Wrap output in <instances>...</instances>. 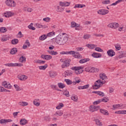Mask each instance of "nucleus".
<instances>
[{"mask_svg": "<svg viewBox=\"0 0 126 126\" xmlns=\"http://www.w3.org/2000/svg\"><path fill=\"white\" fill-rule=\"evenodd\" d=\"M68 41V37L64 35V33L63 35L59 34L55 38V42L59 46H63Z\"/></svg>", "mask_w": 126, "mask_h": 126, "instance_id": "f257e3e1", "label": "nucleus"}, {"mask_svg": "<svg viewBox=\"0 0 126 126\" xmlns=\"http://www.w3.org/2000/svg\"><path fill=\"white\" fill-rule=\"evenodd\" d=\"M72 70H75V73L76 74H80L84 71L83 66H74L71 68Z\"/></svg>", "mask_w": 126, "mask_h": 126, "instance_id": "f03ea898", "label": "nucleus"}, {"mask_svg": "<svg viewBox=\"0 0 126 126\" xmlns=\"http://www.w3.org/2000/svg\"><path fill=\"white\" fill-rule=\"evenodd\" d=\"M5 3L7 6H10V7H15L16 6V2L13 0H6Z\"/></svg>", "mask_w": 126, "mask_h": 126, "instance_id": "7ed1b4c3", "label": "nucleus"}, {"mask_svg": "<svg viewBox=\"0 0 126 126\" xmlns=\"http://www.w3.org/2000/svg\"><path fill=\"white\" fill-rule=\"evenodd\" d=\"M70 62L71 60L70 59L65 60L62 65V67L63 68H65V67H68L70 65Z\"/></svg>", "mask_w": 126, "mask_h": 126, "instance_id": "20e7f679", "label": "nucleus"}, {"mask_svg": "<svg viewBox=\"0 0 126 126\" xmlns=\"http://www.w3.org/2000/svg\"><path fill=\"white\" fill-rule=\"evenodd\" d=\"M101 108V106L98 105V106H95V105H91L90 107V110L91 112H95V111H98L99 109Z\"/></svg>", "mask_w": 126, "mask_h": 126, "instance_id": "39448f33", "label": "nucleus"}, {"mask_svg": "<svg viewBox=\"0 0 126 126\" xmlns=\"http://www.w3.org/2000/svg\"><path fill=\"white\" fill-rule=\"evenodd\" d=\"M97 13L100 15H106V14H108V13H109V10L101 9L97 11Z\"/></svg>", "mask_w": 126, "mask_h": 126, "instance_id": "423d86ee", "label": "nucleus"}, {"mask_svg": "<svg viewBox=\"0 0 126 126\" xmlns=\"http://www.w3.org/2000/svg\"><path fill=\"white\" fill-rule=\"evenodd\" d=\"M108 27L109 28H112L113 29H116L118 28L119 26V25L118 23H112L108 25Z\"/></svg>", "mask_w": 126, "mask_h": 126, "instance_id": "0eeeda50", "label": "nucleus"}, {"mask_svg": "<svg viewBox=\"0 0 126 126\" xmlns=\"http://www.w3.org/2000/svg\"><path fill=\"white\" fill-rule=\"evenodd\" d=\"M98 85H101V83H100V80H98L95 81V82L94 83V85L93 86V89H94V90L99 89L100 87H98Z\"/></svg>", "mask_w": 126, "mask_h": 126, "instance_id": "6e6552de", "label": "nucleus"}, {"mask_svg": "<svg viewBox=\"0 0 126 126\" xmlns=\"http://www.w3.org/2000/svg\"><path fill=\"white\" fill-rule=\"evenodd\" d=\"M2 85L5 88H7V89H11V85L9 83L8 84L7 82L4 81L2 82Z\"/></svg>", "mask_w": 126, "mask_h": 126, "instance_id": "1a4fd4ad", "label": "nucleus"}, {"mask_svg": "<svg viewBox=\"0 0 126 126\" xmlns=\"http://www.w3.org/2000/svg\"><path fill=\"white\" fill-rule=\"evenodd\" d=\"M18 78L22 81H25L28 78V77L26 75L19 74L18 75Z\"/></svg>", "mask_w": 126, "mask_h": 126, "instance_id": "9d476101", "label": "nucleus"}, {"mask_svg": "<svg viewBox=\"0 0 126 126\" xmlns=\"http://www.w3.org/2000/svg\"><path fill=\"white\" fill-rule=\"evenodd\" d=\"M107 54L109 57H114V56H115L116 52L113 50V49H110L107 52Z\"/></svg>", "mask_w": 126, "mask_h": 126, "instance_id": "9b49d317", "label": "nucleus"}, {"mask_svg": "<svg viewBox=\"0 0 126 126\" xmlns=\"http://www.w3.org/2000/svg\"><path fill=\"white\" fill-rule=\"evenodd\" d=\"M60 6H69L70 5V2H62L60 1Z\"/></svg>", "mask_w": 126, "mask_h": 126, "instance_id": "f8f14e48", "label": "nucleus"}, {"mask_svg": "<svg viewBox=\"0 0 126 126\" xmlns=\"http://www.w3.org/2000/svg\"><path fill=\"white\" fill-rule=\"evenodd\" d=\"M92 56L93 57V58H94L95 59H98V58H101V57H102V54H101V53L94 52L92 54Z\"/></svg>", "mask_w": 126, "mask_h": 126, "instance_id": "ddd939ff", "label": "nucleus"}, {"mask_svg": "<svg viewBox=\"0 0 126 126\" xmlns=\"http://www.w3.org/2000/svg\"><path fill=\"white\" fill-rule=\"evenodd\" d=\"M99 112L100 113H101V114L104 115V116H109V112L107 110H105L104 109H100L99 110Z\"/></svg>", "mask_w": 126, "mask_h": 126, "instance_id": "4468645a", "label": "nucleus"}, {"mask_svg": "<svg viewBox=\"0 0 126 126\" xmlns=\"http://www.w3.org/2000/svg\"><path fill=\"white\" fill-rule=\"evenodd\" d=\"M12 120L11 119H1L0 120V124H5V123H11Z\"/></svg>", "mask_w": 126, "mask_h": 126, "instance_id": "2eb2a0df", "label": "nucleus"}, {"mask_svg": "<svg viewBox=\"0 0 126 126\" xmlns=\"http://www.w3.org/2000/svg\"><path fill=\"white\" fill-rule=\"evenodd\" d=\"M49 75L50 77H52V78H54L55 76H57L58 75V73H57V72L54 71H50L49 72Z\"/></svg>", "mask_w": 126, "mask_h": 126, "instance_id": "dca6fc26", "label": "nucleus"}, {"mask_svg": "<svg viewBox=\"0 0 126 126\" xmlns=\"http://www.w3.org/2000/svg\"><path fill=\"white\" fill-rule=\"evenodd\" d=\"M18 52V50H17V48H13L11 49V51L10 52V54L11 55H15L16 53Z\"/></svg>", "mask_w": 126, "mask_h": 126, "instance_id": "f3484780", "label": "nucleus"}, {"mask_svg": "<svg viewBox=\"0 0 126 126\" xmlns=\"http://www.w3.org/2000/svg\"><path fill=\"white\" fill-rule=\"evenodd\" d=\"M26 124H27V120L25 119H22L20 121V125H21V126H25Z\"/></svg>", "mask_w": 126, "mask_h": 126, "instance_id": "a211bd4d", "label": "nucleus"}, {"mask_svg": "<svg viewBox=\"0 0 126 126\" xmlns=\"http://www.w3.org/2000/svg\"><path fill=\"white\" fill-rule=\"evenodd\" d=\"M90 72H98L99 71V69L94 67H90Z\"/></svg>", "mask_w": 126, "mask_h": 126, "instance_id": "6ab92c4d", "label": "nucleus"}, {"mask_svg": "<svg viewBox=\"0 0 126 126\" xmlns=\"http://www.w3.org/2000/svg\"><path fill=\"white\" fill-rule=\"evenodd\" d=\"M59 116V117H61L63 115V110H59L56 112V113L54 114V116L58 115Z\"/></svg>", "mask_w": 126, "mask_h": 126, "instance_id": "aec40b11", "label": "nucleus"}, {"mask_svg": "<svg viewBox=\"0 0 126 126\" xmlns=\"http://www.w3.org/2000/svg\"><path fill=\"white\" fill-rule=\"evenodd\" d=\"M86 5L85 4H77L74 6V8H82L83 7H85Z\"/></svg>", "mask_w": 126, "mask_h": 126, "instance_id": "412c9836", "label": "nucleus"}, {"mask_svg": "<svg viewBox=\"0 0 126 126\" xmlns=\"http://www.w3.org/2000/svg\"><path fill=\"white\" fill-rule=\"evenodd\" d=\"M90 61V59L89 58H86V59H81L79 61L80 63H87V62H89Z\"/></svg>", "mask_w": 126, "mask_h": 126, "instance_id": "4be33fe9", "label": "nucleus"}, {"mask_svg": "<svg viewBox=\"0 0 126 126\" xmlns=\"http://www.w3.org/2000/svg\"><path fill=\"white\" fill-rule=\"evenodd\" d=\"M47 52L50 54V55H52V56H57L58 54L57 51H55L54 50H47Z\"/></svg>", "mask_w": 126, "mask_h": 126, "instance_id": "5701e85b", "label": "nucleus"}, {"mask_svg": "<svg viewBox=\"0 0 126 126\" xmlns=\"http://www.w3.org/2000/svg\"><path fill=\"white\" fill-rule=\"evenodd\" d=\"M4 65H5L6 66L13 67L14 66H16V63H7L4 64Z\"/></svg>", "mask_w": 126, "mask_h": 126, "instance_id": "b1692460", "label": "nucleus"}, {"mask_svg": "<svg viewBox=\"0 0 126 126\" xmlns=\"http://www.w3.org/2000/svg\"><path fill=\"white\" fill-rule=\"evenodd\" d=\"M94 121L95 122V124L96 125V126H103V124H102V122H100L99 119H94Z\"/></svg>", "mask_w": 126, "mask_h": 126, "instance_id": "393cba45", "label": "nucleus"}, {"mask_svg": "<svg viewBox=\"0 0 126 126\" xmlns=\"http://www.w3.org/2000/svg\"><path fill=\"white\" fill-rule=\"evenodd\" d=\"M58 85L59 88H60L61 89H63V88L65 87V85H64V84L63 83H58Z\"/></svg>", "mask_w": 126, "mask_h": 126, "instance_id": "a878e982", "label": "nucleus"}, {"mask_svg": "<svg viewBox=\"0 0 126 126\" xmlns=\"http://www.w3.org/2000/svg\"><path fill=\"white\" fill-rule=\"evenodd\" d=\"M99 77L102 80H104V79H107V76L105 74V73L103 74H100L99 75Z\"/></svg>", "mask_w": 126, "mask_h": 126, "instance_id": "bb28decb", "label": "nucleus"}, {"mask_svg": "<svg viewBox=\"0 0 126 126\" xmlns=\"http://www.w3.org/2000/svg\"><path fill=\"white\" fill-rule=\"evenodd\" d=\"M11 16H12V13H11V12L10 11L7 12L6 13H4L5 17H10Z\"/></svg>", "mask_w": 126, "mask_h": 126, "instance_id": "cd10ccee", "label": "nucleus"}, {"mask_svg": "<svg viewBox=\"0 0 126 126\" xmlns=\"http://www.w3.org/2000/svg\"><path fill=\"white\" fill-rule=\"evenodd\" d=\"M47 67H48V64H45L44 65L39 66V69H40L41 70H45Z\"/></svg>", "mask_w": 126, "mask_h": 126, "instance_id": "c85d7f7f", "label": "nucleus"}, {"mask_svg": "<svg viewBox=\"0 0 126 126\" xmlns=\"http://www.w3.org/2000/svg\"><path fill=\"white\" fill-rule=\"evenodd\" d=\"M18 39L16 38H14L11 40V43L12 45H17V44H18Z\"/></svg>", "mask_w": 126, "mask_h": 126, "instance_id": "c756f323", "label": "nucleus"}, {"mask_svg": "<svg viewBox=\"0 0 126 126\" xmlns=\"http://www.w3.org/2000/svg\"><path fill=\"white\" fill-rule=\"evenodd\" d=\"M7 31V29L5 27H1L0 28V32L1 33H5Z\"/></svg>", "mask_w": 126, "mask_h": 126, "instance_id": "7c9ffc66", "label": "nucleus"}, {"mask_svg": "<svg viewBox=\"0 0 126 126\" xmlns=\"http://www.w3.org/2000/svg\"><path fill=\"white\" fill-rule=\"evenodd\" d=\"M19 104L20 106H28V102H25V101L19 102Z\"/></svg>", "mask_w": 126, "mask_h": 126, "instance_id": "2f4dec72", "label": "nucleus"}, {"mask_svg": "<svg viewBox=\"0 0 126 126\" xmlns=\"http://www.w3.org/2000/svg\"><path fill=\"white\" fill-rule=\"evenodd\" d=\"M47 37L48 36L46 35V34H43L39 37V40H40V41H44V40H46Z\"/></svg>", "mask_w": 126, "mask_h": 126, "instance_id": "473e14b6", "label": "nucleus"}, {"mask_svg": "<svg viewBox=\"0 0 126 126\" xmlns=\"http://www.w3.org/2000/svg\"><path fill=\"white\" fill-rule=\"evenodd\" d=\"M90 38H91V35L89 34H86L84 35L83 38L84 40H88Z\"/></svg>", "mask_w": 126, "mask_h": 126, "instance_id": "72a5a7b5", "label": "nucleus"}, {"mask_svg": "<svg viewBox=\"0 0 126 126\" xmlns=\"http://www.w3.org/2000/svg\"><path fill=\"white\" fill-rule=\"evenodd\" d=\"M64 81H65L66 84L67 85H71V84H72V81L68 79H65Z\"/></svg>", "mask_w": 126, "mask_h": 126, "instance_id": "f704fd0d", "label": "nucleus"}, {"mask_svg": "<svg viewBox=\"0 0 126 126\" xmlns=\"http://www.w3.org/2000/svg\"><path fill=\"white\" fill-rule=\"evenodd\" d=\"M63 106H64L63 103H60L59 104L58 106L56 107V109H57V110H60L62 109V108H63Z\"/></svg>", "mask_w": 126, "mask_h": 126, "instance_id": "c9c22d12", "label": "nucleus"}, {"mask_svg": "<svg viewBox=\"0 0 126 126\" xmlns=\"http://www.w3.org/2000/svg\"><path fill=\"white\" fill-rule=\"evenodd\" d=\"M71 100H73L75 102H77V100L78 98L77 97V95H75L74 94L71 97Z\"/></svg>", "mask_w": 126, "mask_h": 126, "instance_id": "e433bc0d", "label": "nucleus"}, {"mask_svg": "<svg viewBox=\"0 0 126 126\" xmlns=\"http://www.w3.org/2000/svg\"><path fill=\"white\" fill-rule=\"evenodd\" d=\"M20 63H23V62H26V58L24 56H22L19 58Z\"/></svg>", "mask_w": 126, "mask_h": 126, "instance_id": "4c0bfd02", "label": "nucleus"}, {"mask_svg": "<svg viewBox=\"0 0 126 126\" xmlns=\"http://www.w3.org/2000/svg\"><path fill=\"white\" fill-rule=\"evenodd\" d=\"M56 34V32H51L47 33V37H52V36H55V34Z\"/></svg>", "mask_w": 126, "mask_h": 126, "instance_id": "58836bf2", "label": "nucleus"}, {"mask_svg": "<svg viewBox=\"0 0 126 126\" xmlns=\"http://www.w3.org/2000/svg\"><path fill=\"white\" fill-rule=\"evenodd\" d=\"M63 95H65L66 97H69L70 95H69V92L67 91V90H66L63 93Z\"/></svg>", "mask_w": 126, "mask_h": 126, "instance_id": "ea45409f", "label": "nucleus"}, {"mask_svg": "<svg viewBox=\"0 0 126 126\" xmlns=\"http://www.w3.org/2000/svg\"><path fill=\"white\" fill-rule=\"evenodd\" d=\"M28 28L31 30H36V28L33 27V23H31L30 25L28 26Z\"/></svg>", "mask_w": 126, "mask_h": 126, "instance_id": "a19ab883", "label": "nucleus"}, {"mask_svg": "<svg viewBox=\"0 0 126 126\" xmlns=\"http://www.w3.org/2000/svg\"><path fill=\"white\" fill-rule=\"evenodd\" d=\"M63 10H64V8L62 7L60 8L59 6H57V11H58V12H63Z\"/></svg>", "mask_w": 126, "mask_h": 126, "instance_id": "79ce46f5", "label": "nucleus"}, {"mask_svg": "<svg viewBox=\"0 0 126 126\" xmlns=\"http://www.w3.org/2000/svg\"><path fill=\"white\" fill-rule=\"evenodd\" d=\"M64 74H65V75H67V76H69V75H71V74H72V73H71V72H69V70H67L64 71Z\"/></svg>", "mask_w": 126, "mask_h": 126, "instance_id": "37998d69", "label": "nucleus"}, {"mask_svg": "<svg viewBox=\"0 0 126 126\" xmlns=\"http://www.w3.org/2000/svg\"><path fill=\"white\" fill-rule=\"evenodd\" d=\"M87 47H88L89 49H94V48H95V45L88 44L87 45Z\"/></svg>", "mask_w": 126, "mask_h": 126, "instance_id": "c03bdc74", "label": "nucleus"}, {"mask_svg": "<svg viewBox=\"0 0 126 126\" xmlns=\"http://www.w3.org/2000/svg\"><path fill=\"white\" fill-rule=\"evenodd\" d=\"M37 63H40L42 64H44L46 63L45 61H43V60H37L36 61Z\"/></svg>", "mask_w": 126, "mask_h": 126, "instance_id": "a18cd8bd", "label": "nucleus"}, {"mask_svg": "<svg viewBox=\"0 0 126 126\" xmlns=\"http://www.w3.org/2000/svg\"><path fill=\"white\" fill-rule=\"evenodd\" d=\"M14 87H15L16 91H20V90H21V89H20V87L18 86V85L16 84L14 85Z\"/></svg>", "mask_w": 126, "mask_h": 126, "instance_id": "49530a36", "label": "nucleus"}, {"mask_svg": "<svg viewBox=\"0 0 126 126\" xmlns=\"http://www.w3.org/2000/svg\"><path fill=\"white\" fill-rule=\"evenodd\" d=\"M100 103H101V99H99L96 101H94L93 102V104L94 105H98V104H100Z\"/></svg>", "mask_w": 126, "mask_h": 126, "instance_id": "de8ad7c7", "label": "nucleus"}, {"mask_svg": "<svg viewBox=\"0 0 126 126\" xmlns=\"http://www.w3.org/2000/svg\"><path fill=\"white\" fill-rule=\"evenodd\" d=\"M66 54L67 55H74L75 54V51H66Z\"/></svg>", "mask_w": 126, "mask_h": 126, "instance_id": "09e8293b", "label": "nucleus"}, {"mask_svg": "<svg viewBox=\"0 0 126 126\" xmlns=\"http://www.w3.org/2000/svg\"><path fill=\"white\" fill-rule=\"evenodd\" d=\"M95 51H96V52H100L101 53H103V52H104V51L100 47H96L95 48Z\"/></svg>", "mask_w": 126, "mask_h": 126, "instance_id": "8fccbe9b", "label": "nucleus"}, {"mask_svg": "<svg viewBox=\"0 0 126 126\" xmlns=\"http://www.w3.org/2000/svg\"><path fill=\"white\" fill-rule=\"evenodd\" d=\"M73 57L75 58V59H82V56L81 55H76V54H74L73 55Z\"/></svg>", "mask_w": 126, "mask_h": 126, "instance_id": "3c124183", "label": "nucleus"}, {"mask_svg": "<svg viewBox=\"0 0 126 126\" xmlns=\"http://www.w3.org/2000/svg\"><path fill=\"white\" fill-rule=\"evenodd\" d=\"M113 108H114V109H119V108H121V104H114L113 105Z\"/></svg>", "mask_w": 126, "mask_h": 126, "instance_id": "603ef678", "label": "nucleus"}, {"mask_svg": "<svg viewBox=\"0 0 126 126\" xmlns=\"http://www.w3.org/2000/svg\"><path fill=\"white\" fill-rule=\"evenodd\" d=\"M111 2L110 0H105L102 2L103 4H109Z\"/></svg>", "mask_w": 126, "mask_h": 126, "instance_id": "864d4df0", "label": "nucleus"}, {"mask_svg": "<svg viewBox=\"0 0 126 126\" xmlns=\"http://www.w3.org/2000/svg\"><path fill=\"white\" fill-rule=\"evenodd\" d=\"M52 56L46 55L45 60L49 61L50 60H52Z\"/></svg>", "mask_w": 126, "mask_h": 126, "instance_id": "5fc2aeb1", "label": "nucleus"}, {"mask_svg": "<svg viewBox=\"0 0 126 126\" xmlns=\"http://www.w3.org/2000/svg\"><path fill=\"white\" fill-rule=\"evenodd\" d=\"M36 28H44V26L40 24H36Z\"/></svg>", "mask_w": 126, "mask_h": 126, "instance_id": "6e6d98bb", "label": "nucleus"}, {"mask_svg": "<svg viewBox=\"0 0 126 126\" xmlns=\"http://www.w3.org/2000/svg\"><path fill=\"white\" fill-rule=\"evenodd\" d=\"M18 38H22L23 37V34L21 32H19L17 35Z\"/></svg>", "mask_w": 126, "mask_h": 126, "instance_id": "4d7b16f0", "label": "nucleus"}, {"mask_svg": "<svg viewBox=\"0 0 126 126\" xmlns=\"http://www.w3.org/2000/svg\"><path fill=\"white\" fill-rule=\"evenodd\" d=\"M106 97H104L102 99H100V102H104V103H107L108 101H109V99L108 98H105Z\"/></svg>", "mask_w": 126, "mask_h": 126, "instance_id": "13d9d810", "label": "nucleus"}, {"mask_svg": "<svg viewBox=\"0 0 126 126\" xmlns=\"http://www.w3.org/2000/svg\"><path fill=\"white\" fill-rule=\"evenodd\" d=\"M105 83H106V81H102L101 80H100L99 83H100V85H98V88L101 87V86H103V84H105Z\"/></svg>", "mask_w": 126, "mask_h": 126, "instance_id": "bf43d9fd", "label": "nucleus"}, {"mask_svg": "<svg viewBox=\"0 0 126 126\" xmlns=\"http://www.w3.org/2000/svg\"><path fill=\"white\" fill-rule=\"evenodd\" d=\"M97 95H99V96H101V97H104V96H105V94H104V93L101 91H98Z\"/></svg>", "mask_w": 126, "mask_h": 126, "instance_id": "052dcab7", "label": "nucleus"}, {"mask_svg": "<svg viewBox=\"0 0 126 126\" xmlns=\"http://www.w3.org/2000/svg\"><path fill=\"white\" fill-rule=\"evenodd\" d=\"M43 21H45L46 22H49L51 21V18H50L49 17H46L43 18Z\"/></svg>", "mask_w": 126, "mask_h": 126, "instance_id": "680f3d73", "label": "nucleus"}, {"mask_svg": "<svg viewBox=\"0 0 126 126\" xmlns=\"http://www.w3.org/2000/svg\"><path fill=\"white\" fill-rule=\"evenodd\" d=\"M76 26V23H75V22H72L71 23V27H72V28H74V27H75Z\"/></svg>", "mask_w": 126, "mask_h": 126, "instance_id": "e2e57ef3", "label": "nucleus"}, {"mask_svg": "<svg viewBox=\"0 0 126 126\" xmlns=\"http://www.w3.org/2000/svg\"><path fill=\"white\" fill-rule=\"evenodd\" d=\"M115 48L116 49V50H117V51H120V50H121V45H119V44H116L115 45Z\"/></svg>", "mask_w": 126, "mask_h": 126, "instance_id": "0e129e2a", "label": "nucleus"}, {"mask_svg": "<svg viewBox=\"0 0 126 126\" xmlns=\"http://www.w3.org/2000/svg\"><path fill=\"white\" fill-rule=\"evenodd\" d=\"M84 48L82 47H77L76 48V50H77L78 52H81V51H83V49Z\"/></svg>", "mask_w": 126, "mask_h": 126, "instance_id": "69168bd1", "label": "nucleus"}, {"mask_svg": "<svg viewBox=\"0 0 126 126\" xmlns=\"http://www.w3.org/2000/svg\"><path fill=\"white\" fill-rule=\"evenodd\" d=\"M75 82L76 83H79L81 81L80 79H79V78H78V77H76L75 78Z\"/></svg>", "mask_w": 126, "mask_h": 126, "instance_id": "338daca9", "label": "nucleus"}, {"mask_svg": "<svg viewBox=\"0 0 126 126\" xmlns=\"http://www.w3.org/2000/svg\"><path fill=\"white\" fill-rule=\"evenodd\" d=\"M33 104L35 106H36V107H39V106H40V103L35 101H33Z\"/></svg>", "mask_w": 126, "mask_h": 126, "instance_id": "774afa93", "label": "nucleus"}]
</instances>
